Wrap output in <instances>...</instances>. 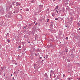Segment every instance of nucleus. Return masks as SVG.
<instances>
[{"label": "nucleus", "instance_id": "1", "mask_svg": "<svg viewBox=\"0 0 80 80\" xmlns=\"http://www.w3.org/2000/svg\"><path fill=\"white\" fill-rule=\"evenodd\" d=\"M15 12L16 13H18L19 12V11L18 10V9H16L15 10Z\"/></svg>", "mask_w": 80, "mask_h": 80}, {"label": "nucleus", "instance_id": "2", "mask_svg": "<svg viewBox=\"0 0 80 80\" xmlns=\"http://www.w3.org/2000/svg\"><path fill=\"white\" fill-rule=\"evenodd\" d=\"M71 58H74L75 57V55L73 54H72L71 55Z\"/></svg>", "mask_w": 80, "mask_h": 80}, {"label": "nucleus", "instance_id": "3", "mask_svg": "<svg viewBox=\"0 0 80 80\" xmlns=\"http://www.w3.org/2000/svg\"><path fill=\"white\" fill-rule=\"evenodd\" d=\"M15 2H12V5H15Z\"/></svg>", "mask_w": 80, "mask_h": 80}, {"label": "nucleus", "instance_id": "4", "mask_svg": "<svg viewBox=\"0 0 80 80\" xmlns=\"http://www.w3.org/2000/svg\"><path fill=\"white\" fill-rule=\"evenodd\" d=\"M45 76L46 77H48V75H47V73H45Z\"/></svg>", "mask_w": 80, "mask_h": 80}, {"label": "nucleus", "instance_id": "5", "mask_svg": "<svg viewBox=\"0 0 80 80\" xmlns=\"http://www.w3.org/2000/svg\"><path fill=\"white\" fill-rule=\"evenodd\" d=\"M64 52L65 53L66 52H67H67H68V50L67 49H65V50H64Z\"/></svg>", "mask_w": 80, "mask_h": 80}, {"label": "nucleus", "instance_id": "6", "mask_svg": "<svg viewBox=\"0 0 80 80\" xmlns=\"http://www.w3.org/2000/svg\"><path fill=\"white\" fill-rule=\"evenodd\" d=\"M59 7V6H58V5H57L56 6V9H58Z\"/></svg>", "mask_w": 80, "mask_h": 80}, {"label": "nucleus", "instance_id": "7", "mask_svg": "<svg viewBox=\"0 0 80 80\" xmlns=\"http://www.w3.org/2000/svg\"><path fill=\"white\" fill-rule=\"evenodd\" d=\"M22 45L23 46H24L25 45V43L23 42H22Z\"/></svg>", "mask_w": 80, "mask_h": 80}, {"label": "nucleus", "instance_id": "8", "mask_svg": "<svg viewBox=\"0 0 80 80\" xmlns=\"http://www.w3.org/2000/svg\"><path fill=\"white\" fill-rule=\"evenodd\" d=\"M55 13H53L52 14V17L55 16Z\"/></svg>", "mask_w": 80, "mask_h": 80}, {"label": "nucleus", "instance_id": "9", "mask_svg": "<svg viewBox=\"0 0 80 80\" xmlns=\"http://www.w3.org/2000/svg\"><path fill=\"white\" fill-rule=\"evenodd\" d=\"M77 25H78V27H80V24L79 22H78L77 23Z\"/></svg>", "mask_w": 80, "mask_h": 80}, {"label": "nucleus", "instance_id": "10", "mask_svg": "<svg viewBox=\"0 0 80 80\" xmlns=\"http://www.w3.org/2000/svg\"><path fill=\"white\" fill-rule=\"evenodd\" d=\"M51 72L52 73H54V71L51 70Z\"/></svg>", "mask_w": 80, "mask_h": 80}, {"label": "nucleus", "instance_id": "11", "mask_svg": "<svg viewBox=\"0 0 80 80\" xmlns=\"http://www.w3.org/2000/svg\"><path fill=\"white\" fill-rule=\"evenodd\" d=\"M7 41L8 42V43H9L10 42V40H9L8 39H7Z\"/></svg>", "mask_w": 80, "mask_h": 80}, {"label": "nucleus", "instance_id": "12", "mask_svg": "<svg viewBox=\"0 0 80 80\" xmlns=\"http://www.w3.org/2000/svg\"><path fill=\"white\" fill-rule=\"evenodd\" d=\"M67 61L68 62H70V60L69 59H67Z\"/></svg>", "mask_w": 80, "mask_h": 80}, {"label": "nucleus", "instance_id": "13", "mask_svg": "<svg viewBox=\"0 0 80 80\" xmlns=\"http://www.w3.org/2000/svg\"><path fill=\"white\" fill-rule=\"evenodd\" d=\"M4 68L1 67V69H2V70H3Z\"/></svg>", "mask_w": 80, "mask_h": 80}, {"label": "nucleus", "instance_id": "14", "mask_svg": "<svg viewBox=\"0 0 80 80\" xmlns=\"http://www.w3.org/2000/svg\"><path fill=\"white\" fill-rule=\"evenodd\" d=\"M20 3H18L17 4H16V6H18V5H20Z\"/></svg>", "mask_w": 80, "mask_h": 80}, {"label": "nucleus", "instance_id": "15", "mask_svg": "<svg viewBox=\"0 0 80 80\" xmlns=\"http://www.w3.org/2000/svg\"><path fill=\"white\" fill-rule=\"evenodd\" d=\"M26 11H29V9L28 8H26Z\"/></svg>", "mask_w": 80, "mask_h": 80}, {"label": "nucleus", "instance_id": "16", "mask_svg": "<svg viewBox=\"0 0 80 80\" xmlns=\"http://www.w3.org/2000/svg\"><path fill=\"white\" fill-rule=\"evenodd\" d=\"M34 2H35L34 0H32V1L31 2H32V3H34Z\"/></svg>", "mask_w": 80, "mask_h": 80}, {"label": "nucleus", "instance_id": "17", "mask_svg": "<svg viewBox=\"0 0 80 80\" xmlns=\"http://www.w3.org/2000/svg\"><path fill=\"white\" fill-rule=\"evenodd\" d=\"M35 56H36V57H38V55H37V54L36 53H35Z\"/></svg>", "mask_w": 80, "mask_h": 80}, {"label": "nucleus", "instance_id": "18", "mask_svg": "<svg viewBox=\"0 0 80 80\" xmlns=\"http://www.w3.org/2000/svg\"><path fill=\"white\" fill-rule=\"evenodd\" d=\"M57 79H60V78L58 76H57Z\"/></svg>", "mask_w": 80, "mask_h": 80}, {"label": "nucleus", "instance_id": "19", "mask_svg": "<svg viewBox=\"0 0 80 80\" xmlns=\"http://www.w3.org/2000/svg\"><path fill=\"white\" fill-rule=\"evenodd\" d=\"M65 39H66V40H68V37H66Z\"/></svg>", "mask_w": 80, "mask_h": 80}, {"label": "nucleus", "instance_id": "20", "mask_svg": "<svg viewBox=\"0 0 80 80\" xmlns=\"http://www.w3.org/2000/svg\"><path fill=\"white\" fill-rule=\"evenodd\" d=\"M39 6L40 7H43V5H40Z\"/></svg>", "mask_w": 80, "mask_h": 80}, {"label": "nucleus", "instance_id": "21", "mask_svg": "<svg viewBox=\"0 0 80 80\" xmlns=\"http://www.w3.org/2000/svg\"><path fill=\"white\" fill-rule=\"evenodd\" d=\"M56 12H57V13H58V11H57V10L56 9Z\"/></svg>", "mask_w": 80, "mask_h": 80}, {"label": "nucleus", "instance_id": "22", "mask_svg": "<svg viewBox=\"0 0 80 80\" xmlns=\"http://www.w3.org/2000/svg\"><path fill=\"white\" fill-rule=\"evenodd\" d=\"M65 74H63V78H64V77H65Z\"/></svg>", "mask_w": 80, "mask_h": 80}, {"label": "nucleus", "instance_id": "23", "mask_svg": "<svg viewBox=\"0 0 80 80\" xmlns=\"http://www.w3.org/2000/svg\"><path fill=\"white\" fill-rule=\"evenodd\" d=\"M76 64H78V65H80V64H79V63H76Z\"/></svg>", "mask_w": 80, "mask_h": 80}, {"label": "nucleus", "instance_id": "24", "mask_svg": "<svg viewBox=\"0 0 80 80\" xmlns=\"http://www.w3.org/2000/svg\"><path fill=\"white\" fill-rule=\"evenodd\" d=\"M58 18H56L55 19V20H58Z\"/></svg>", "mask_w": 80, "mask_h": 80}, {"label": "nucleus", "instance_id": "25", "mask_svg": "<svg viewBox=\"0 0 80 80\" xmlns=\"http://www.w3.org/2000/svg\"><path fill=\"white\" fill-rule=\"evenodd\" d=\"M18 48H21V46H19Z\"/></svg>", "mask_w": 80, "mask_h": 80}, {"label": "nucleus", "instance_id": "26", "mask_svg": "<svg viewBox=\"0 0 80 80\" xmlns=\"http://www.w3.org/2000/svg\"><path fill=\"white\" fill-rule=\"evenodd\" d=\"M37 55L38 56H39V55H40V54H39V53H38L37 54Z\"/></svg>", "mask_w": 80, "mask_h": 80}, {"label": "nucleus", "instance_id": "27", "mask_svg": "<svg viewBox=\"0 0 80 80\" xmlns=\"http://www.w3.org/2000/svg\"><path fill=\"white\" fill-rule=\"evenodd\" d=\"M24 29H27V28H26V27H24Z\"/></svg>", "mask_w": 80, "mask_h": 80}, {"label": "nucleus", "instance_id": "28", "mask_svg": "<svg viewBox=\"0 0 80 80\" xmlns=\"http://www.w3.org/2000/svg\"><path fill=\"white\" fill-rule=\"evenodd\" d=\"M8 8H6V10H8Z\"/></svg>", "mask_w": 80, "mask_h": 80}, {"label": "nucleus", "instance_id": "29", "mask_svg": "<svg viewBox=\"0 0 80 80\" xmlns=\"http://www.w3.org/2000/svg\"><path fill=\"white\" fill-rule=\"evenodd\" d=\"M37 24H38V23L36 22L35 23V25H37Z\"/></svg>", "mask_w": 80, "mask_h": 80}, {"label": "nucleus", "instance_id": "30", "mask_svg": "<svg viewBox=\"0 0 80 80\" xmlns=\"http://www.w3.org/2000/svg\"><path fill=\"white\" fill-rule=\"evenodd\" d=\"M42 57H40V59H42Z\"/></svg>", "mask_w": 80, "mask_h": 80}, {"label": "nucleus", "instance_id": "31", "mask_svg": "<svg viewBox=\"0 0 80 80\" xmlns=\"http://www.w3.org/2000/svg\"><path fill=\"white\" fill-rule=\"evenodd\" d=\"M24 27H25L26 28H27V27L28 26H27V25H26L25 26H24Z\"/></svg>", "mask_w": 80, "mask_h": 80}, {"label": "nucleus", "instance_id": "32", "mask_svg": "<svg viewBox=\"0 0 80 80\" xmlns=\"http://www.w3.org/2000/svg\"><path fill=\"white\" fill-rule=\"evenodd\" d=\"M9 34V33H8L7 34V35H8Z\"/></svg>", "mask_w": 80, "mask_h": 80}, {"label": "nucleus", "instance_id": "33", "mask_svg": "<svg viewBox=\"0 0 80 80\" xmlns=\"http://www.w3.org/2000/svg\"><path fill=\"white\" fill-rule=\"evenodd\" d=\"M54 78H55V77H56V76H55V75L54 76Z\"/></svg>", "mask_w": 80, "mask_h": 80}, {"label": "nucleus", "instance_id": "34", "mask_svg": "<svg viewBox=\"0 0 80 80\" xmlns=\"http://www.w3.org/2000/svg\"><path fill=\"white\" fill-rule=\"evenodd\" d=\"M14 78H15L14 77H13L12 78V80H14Z\"/></svg>", "mask_w": 80, "mask_h": 80}, {"label": "nucleus", "instance_id": "35", "mask_svg": "<svg viewBox=\"0 0 80 80\" xmlns=\"http://www.w3.org/2000/svg\"><path fill=\"white\" fill-rule=\"evenodd\" d=\"M43 58H45H45H46L45 57H43Z\"/></svg>", "mask_w": 80, "mask_h": 80}, {"label": "nucleus", "instance_id": "36", "mask_svg": "<svg viewBox=\"0 0 80 80\" xmlns=\"http://www.w3.org/2000/svg\"><path fill=\"white\" fill-rule=\"evenodd\" d=\"M47 21H49V19H47Z\"/></svg>", "mask_w": 80, "mask_h": 80}, {"label": "nucleus", "instance_id": "37", "mask_svg": "<svg viewBox=\"0 0 80 80\" xmlns=\"http://www.w3.org/2000/svg\"><path fill=\"white\" fill-rule=\"evenodd\" d=\"M14 13H16V12H15V11H14Z\"/></svg>", "mask_w": 80, "mask_h": 80}, {"label": "nucleus", "instance_id": "38", "mask_svg": "<svg viewBox=\"0 0 80 80\" xmlns=\"http://www.w3.org/2000/svg\"><path fill=\"white\" fill-rule=\"evenodd\" d=\"M68 80H70V78H68Z\"/></svg>", "mask_w": 80, "mask_h": 80}, {"label": "nucleus", "instance_id": "39", "mask_svg": "<svg viewBox=\"0 0 80 80\" xmlns=\"http://www.w3.org/2000/svg\"><path fill=\"white\" fill-rule=\"evenodd\" d=\"M53 0V2H54L55 1V0Z\"/></svg>", "mask_w": 80, "mask_h": 80}, {"label": "nucleus", "instance_id": "40", "mask_svg": "<svg viewBox=\"0 0 80 80\" xmlns=\"http://www.w3.org/2000/svg\"><path fill=\"white\" fill-rule=\"evenodd\" d=\"M28 43H30V42H28Z\"/></svg>", "mask_w": 80, "mask_h": 80}, {"label": "nucleus", "instance_id": "41", "mask_svg": "<svg viewBox=\"0 0 80 80\" xmlns=\"http://www.w3.org/2000/svg\"><path fill=\"white\" fill-rule=\"evenodd\" d=\"M61 10H60V11H59V13H60V12H61Z\"/></svg>", "mask_w": 80, "mask_h": 80}, {"label": "nucleus", "instance_id": "42", "mask_svg": "<svg viewBox=\"0 0 80 80\" xmlns=\"http://www.w3.org/2000/svg\"><path fill=\"white\" fill-rule=\"evenodd\" d=\"M68 27L67 26V25H66V26H65V27Z\"/></svg>", "mask_w": 80, "mask_h": 80}, {"label": "nucleus", "instance_id": "43", "mask_svg": "<svg viewBox=\"0 0 80 80\" xmlns=\"http://www.w3.org/2000/svg\"><path fill=\"white\" fill-rule=\"evenodd\" d=\"M14 73L15 74H16V73L15 72H14Z\"/></svg>", "mask_w": 80, "mask_h": 80}, {"label": "nucleus", "instance_id": "44", "mask_svg": "<svg viewBox=\"0 0 80 80\" xmlns=\"http://www.w3.org/2000/svg\"><path fill=\"white\" fill-rule=\"evenodd\" d=\"M11 76H12V75H13L12 74H11Z\"/></svg>", "mask_w": 80, "mask_h": 80}, {"label": "nucleus", "instance_id": "45", "mask_svg": "<svg viewBox=\"0 0 80 80\" xmlns=\"http://www.w3.org/2000/svg\"><path fill=\"white\" fill-rule=\"evenodd\" d=\"M50 77H51V74H50Z\"/></svg>", "mask_w": 80, "mask_h": 80}, {"label": "nucleus", "instance_id": "46", "mask_svg": "<svg viewBox=\"0 0 80 80\" xmlns=\"http://www.w3.org/2000/svg\"><path fill=\"white\" fill-rule=\"evenodd\" d=\"M29 26H31V24H29Z\"/></svg>", "mask_w": 80, "mask_h": 80}, {"label": "nucleus", "instance_id": "47", "mask_svg": "<svg viewBox=\"0 0 80 80\" xmlns=\"http://www.w3.org/2000/svg\"><path fill=\"white\" fill-rule=\"evenodd\" d=\"M26 50V49H24V50Z\"/></svg>", "mask_w": 80, "mask_h": 80}, {"label": "nucleus", "instance_id": "48", "mask_svg": "<svg viewBox=\"0 0 80 80\" xmlns=\"http://www.w3.org/2000/svg\"><path fill=\"white\" fill-rule=\"evenodd\" d=\"M20 10H22V9H20Z\"/></svg>", "mask_w": 80, "mask_h": 80}, {"label": "nucleus", "instance_id": "49", "mask_svg": "<svg viewBox=\"0 0 80 80\" xmlns=\"http://www.w3.org/2000/svg\"><path fill=\"white\" fill-rule=\"evenodd\" d=\"M79 30H80V28L79 29Z\"/></svg>", "mask_w": 80, "mask_h": 80}, {"label": "nucleus", "instance_id": "50", "mask_svg": "<svg viewBox=\"0 0 80 80\" xmlns=\"http://www.w3.org/2000/svg\"><path fill=\"white\" fill-rule=\"evenodd\" d=\"M44 60H42V61H44Z\"/></svg>", "mask_w": 80, "mask_h": 80}, {"label": "nucleus", "instance_id": "51", "mask_svg": "<svg viewBox=\"0 0 80 80\" xmlns=\"http://www.w3.org/2000/svg\"><path fill=\"white\" fill-rule=\"evenodd\" d=\"M47 22H48V21H47Z\"/></svg>", "mask_w": 80, "mask_h": 80}, {"label": "nucleus", "instance_id": "52", "mask_svg": "<svg viewBox=\"0 0 80 80\" xmlns=\"http://www.w3.org/2000/svg\"><path fill=\"white\" fill-rule=\"evenodd\" d=\"M60 80H62V79H60Z\"/></svg>", "mask_w": 80, "mask_h": 80}, {"label": "nucleus", "instance_id": "53", "mask_svg": "<svg viewBox=\"0 0 80 80\" xmlns=\"http://www.w3.org/2000/svg\"><path fill=\"white\" fill-rule=\"evenodd\" d=\"M35 23V22H34V23Z\"/></svg>", "mask_w": 80, "mask_h": 80}, {"label": "nucleus", "instance_id": "54", "mask_svg": "<svg viewBox=\"0 0 80 80\" xmlns=\"http://www.w3.org/2000/svg\"><path fill=\"white\" fill-rule=\"evenodd\" d=\"M55 80H57V79H56Z\"/></svg>", "mask_w": 80, "mask_h": 80}, {"label": "nucleus", "instance_id": "55", "mask_svg": "<svg viewBox=\"0 0 80 80\" xmlns=\"http://www.w3.org/2000/svg\"><path fill=\"white\" fill-rule=\"evenodd\" d=\"M18 3V2H16V3Z\"/></svg>", "mask_w": 80, "mask_h": 80}, {"label": "nucleus", "instance_id": "56", "mask_svg": "<svg viewBox=\"0 0 80 80\" xmlns=\"http://www.w3.org/2000/svg\"><path fill=\"white\" fill-rule=\"evenodd\" d=\"M31 43H32V42H31Z\"/></svg>", "mask_w": 80, "mask_h": 80}, {"label": "nucleus", "instance_id": "57", "mask_svg": "<svg viewBox=\"0 0 80 80\" xmlns=\"http://www.w3.org/2000/svg\"><path fill=\"white\" fill-rule=\"evenodd\" d=\"M14 39H15L14 38L13 39V40H14Z\"/></svg>", "mask_w": 80, "mask_h": 80}, {"label": "nucleus", "instance_id": "58", "mask_svg": "<svg viewBox=\"0 0 80 80\" xmlns=\"http://www.w3.org/2000/svg\"><path fill=\"white\" fill-rule=\"evenodd\" d=\"M79 22H80V20L79 21Z\"/></svg>", "mask_w": 80, "mask_h": 80}, {"label": "nucleus", "instance_id": "59", "mask_svg": "<svg viewBox=\"0 0 80 80\" xmlns=\"http://www.w3.org/2000/svg\"><path fill=\"white\" fill-rule=\"evenodd\" d=\"M4 76H5V75H4Z\"/></svg>", "mask_w": 80, "mask_h": 80}, {"label": "nucleus", "instance_id": "60", "mask_svg": "<svg viewBox=\"0 0 80 80\" xmlns=\"http://www.w3.org/2000/svg\"><path fill=\"white\" fill-rule=\"evenodd\" d=\"M55 74H54V75H55Z\"/></svg>", "mask_w": 80, "mask_h": 80}, {"label": "nucleus", "instance_id": "61", "mask_svg": "<svg viewBox=\"0 0 80 80\" xmlns=\"http://www.w3.org/2000/svg\"><path fill=\"white\" fill-rule=\"evenodd\" d=\"M55 9L56 10V8H55Z\"/></svg>", "mask_w": 80, "mask_h": 80}, {"label": "nucleus", "instance_id": "62", "mask_svg": "<svg viewBox=\"0 0 80 80\" xmlns=\"http://www.w3.org/2000/svg\"><path fill=\"white\" fill-rule=\"evenodd\" d=\"M40 12H41V11H40Z\"/></svg>", "mask_w": 80, "mask_h": 80}]
</instances>
